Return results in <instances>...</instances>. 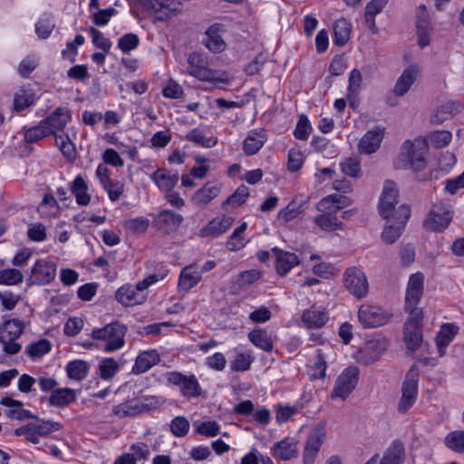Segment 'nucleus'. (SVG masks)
Returning <instances> with one entry per match:
<instances>
[{
    "label": "nucleus",
    "instance_id": "obj_8",
    "mask_svg": "<svg viewBox=\"0 0 464 464\" xmlns=\"http://www.w3.org/2000/svg\"><path fill=\"white\" fill-rule=\"evenodd\" d=\"M360 371L357 366L350 365L338 376L332 397L341 398L344 401L355 389L359 380Z\"/></svg>",
    "mask_w": 464,
    "mask_h": 464
},
{
    "label": "nucleus",
    "instance_id": "obj_40",
    "mask_svg": "<svg viewBox=\"0 0 464 464\" xmlns=\"http://www.w3.org/2000/svg\"><path fill=\"white\" fill-rule=\"evenodd\" d=\"M358 318L364 328H375L377 326V307L362 304L358 312Z\"/></svg>",
    "mask_w": 464,
    "mask_h": 464
},
{
    "label": "nucleus",
    "instance_id": "obj_28",
    "mask_svg": "<svg viewBox=\"0 0 464 464\" xmlns=\"http://www.w3.org/2000/svg\"><path fill=\"white\" fill-rule=\"evenodd\" d=\"M296 441L293 438H285L274 446V454L282 460H289L297 456Z\"/></svg>",
    "mask_w": 464,
    "mask_h": 464
},
{
    "label": "nucleus",
    "instance_id": "obj_19",
    "mask_svg": "<svg viewBox=\"0 0 464 464\" xmlns=\"http://www.w3.org/2000/svg\"><path fill=\"white\" fill-rule=\"evenodd\" d=\"M234 219L228 217L214 218L199 230L201 237H217L225 233L233 224Z\"/></svg>",
    "mask_w": 464,
    "mask_h": 464
},
{
    "label": "nucleus",
    "instance_id": "obj_2",
    "mask_svg": "<svg viewBox=\"0 0 464 464\" xmlns=\"http://www.w3.org/2000/svg\"><path fill=\"white\" fill-rule=\"evenodd\" d=\"M411 208L401 204L390 217H382L385 219L382 232V240L384 243L392 244L401 237L411 218Z\"/></svg>",
    "mask_w": 464,
    "mask_h": 464
},
{
    "label": "nucleus",
    "instance_id": "obj_16",
    "mask_svg": "<svg viewBox=\"0 0 464 464\" xmlns=\"http://www.w3.org/2000/svg\"><path fill=\"white\" fill-rule=\"evenodd\" d=\"M188 72L200 81H216L215 72L207 68V63L199 53H191L188 57Z\"/></svg>",
    "mask_w": 464,
    "mask_h": 464
},
{
    "label": "nucleus",
    "instance_id": "obj_6",
    "mask_svg": "<svg viewBox=\"0 0 464 464\" xmlns=\"http://www.w3.org/2000/svg\"><path fill=\"white\" fill-rule=\"evenodd\" d=\"M139 5L158 21H167L181 10V4L172 0H139Z\"/></svg>",
    "mask_w": 464,
    "mask_h": 464
},
{
    "label": "nucleus",
    "instance_id": "obj_22",
    "mask_svg": "<svg viewBox=\"0 0 464 464\" xmlns=\"http://www.w3.org/2000/svg\"><path fill=\"white\" fill-rule=\"evenodd\" d=\"M116 299L125 306H133L145 302L146 295L136 291L133 286H121L116 292Z\"/></svg>",
    "mask_w": 464,
    "mask_h": 464
},
{
    "label": "nucleus",
    "instance_id": "obj_45",
    "mask_svg": "<svg viewBox=\"0 0 464 464\" xmlns=\"http://www.w3.org/2000/svg\"><path fill=\"white\" fill-rule=\"evenodd\" d=\"M340 168L343 174L357 179L361 176V162L358 158L348 157L340 162Z\"/></svg>",
    "mask_w": 464,
    "mask_h": 464
},
{
    "label": "nucleus",
    "instance_id": "obj_54",
    "mask_svg": "<svg viewBox=\"0 0 464 464\" xmlns=\"http://www.w3.org/2000/svg\"><path fill=\"white\" fill-rule=\"evenodd\" d=\"M140 39L137 34L129 33L118 41V47L122 53H129L138 47Z\"/></svg>",
    "mask_w": 464,
    "mask_h": 464
},
{
    "label": "nucleus",
    "instance_id": "obj_20",
    "mask_svg": "<svg viewBox=\"0 0 464 464\" xmlns=\"http://www.w3.org/2000/svg\"><path fill=\"white\" fill-rule=\"evenodd\" d=\"M353 200L343 195L333 194L322 198L318 203V209L324 212L337 213L342 208L352 205Z\"/></svg>",
    "mask_w": 464,
    "mask_h": 464
},
{
    "label": "nucleus",
    "instance_id": "obj_53",
    "mask_svg": "<svg viewBox=\"0 0 464 464\" xmlns=\"http://www.w3.org/2000/svg\"><path fill=\"white\" fill-rule=\"evenodd\" d=\"M89 33L92 36V44L104 53H109L111 47V42L94 27H90Z\"/></svg>",
    "mask_w": 464,
    "mask_h": 464
},
{
    "label": "nucleus",
    "instance_id": "obj_11",
    "mask_svg": "<svg viewBox=\"0 0 464 464\" xmlns=\"http://www.w3.org/2000/svg\"><path fill=\"white\" fill-rule=\"evenodd\" d=\"M399 199V188L397 184L392 180H386L383 183L381 197L379 198V215L382 217H390L393 211L397 210L395 206Z\"/></svg>",
    "mask_w": 464,
    "mask_h": 464
},
{
    "label": "nucleus",
    "instance_id": "obj_3",
    "mask_svg": "<svg viewBox=\"0 0 464 464\" xmlns=\"http://www.w3.org/2000/svg\"><path fill=\"white\" fill-rule=\"evenodd\" d=\"M126 332L127 327L116 321L106 324L102 328L92 330V337L95 340L106 341L103 350L111 353L121 349L124 345Z\"/></svg>",
    "mask_w": 464,
    "mask_h": 464
},
{
    "label": "nucleus",
    "instance_id": "obj_17",
    "mask_svg": "<svg viewBox=\"0 0 464 464\" xmlns=\"http://www.w3.org/2000/svg\"><path fill=\"white\" fill-rule=\"evenodd\" d=\"M182 222L183 217L181 215L167 209L160 211L153 220L155 227L165 234L177 231Z\"/></svg>",
    "mask_w": 464,
    "mask_h": 464
},
{
    "label": "nucleus",
    "instance_id": "obj_35",
    "mask_svg": "<svg viewBox=\"0 0 464 464\" xmlns=\"http://www.w3.org/2000/svg\"><path fill=\"white\" fill-rule=\"evenodd\" d=\"M458 332V327L451 324H443L436 337V344L439 349L440 356L444 354V351L449 343L453 340Z\"/></svg>",
    "mask_w": 464,
    "mask_h": 464
},
{
    "label": "nucleus",
    "instance_id": "obj_29",
    "mask_svg": "<svg viewBox=\"0 0 464 464\" xmlns=\"http://www.w3.org/2000/svg\"><path fill=\"white\" fill-rule=\"evenodd\" d=\"M220 192V188L210 182H207L203 188L197 190L191 198L196 206H203L209 203L217 198Z\"/></svg>",
    "mask_w": 464,
    "mask_h": 464
},
{
    "label": "nucleus",
    "instance_id": "obj_26",
    "mask_svg": "<svg viewBox=\"0 0 464 464\" xmlns=\"http://www.w3.org/2000/svg\"><path fill=\"white\" fill-rule=\"evenodd\" d=\"M201 280V271L194 265L185 266L179 275V288L181 291L188 292Z\"/></svg>",
    "mask_w": 464,
    "mask_h": 464
},
{
    "label": "nucleus",
    "instance_id": "obj_33",
    "mask_svg": "<svg viewBox=\"0 0 464 464\" xmlns=\"http://www.w3.org/2000/svg\"><path fill=\"white\" fill-rule=\"evenodd\" d=\"M404 461V447L400 441H393L385 450L379 464H402Z\"/></svg>",
    "mask_w": 464,
    "mask_h": 464
},
{
    "label": "nucleus",
    "instance_id": "obj_44",
    "mask_svg": "<svg viewBox=\"0 0 464 464\" xmlns=\"http://www.w3.org/2000/svg\"><path fill=\"white\" fill-rule=\"evenodd\" d=\"M444 443L448 449L458 453H464V430H453L447 434Z\"/></svg>",
    "mask_w": 464,
    "mask_h": 464
},
{
    "label": "nucleus",
    "instance_id": "obj_14",
    "mask_svg": "<svg viewBox=\"0 0 464 464\" xmlns=\"http://www.w3.org/2000/svg\"><path fill=\"white\" fill-rule=\"evenodd\" d=\"M451 218L452 213L449 206L436 205L430 211L424 221V226L432 231H442L448 227Z\"/></svg>",
    "mask_w": 464,
    "mask_h": 464
},
{
    "label": "nucleus",
    "instance_id": "obj_21",
    "mask_svg": "<svg viewBox=\"0 0 464 464\" xmlns=\"http://www.w3.org/2000/svg\"><path fill=\"white\" fill-rule=\"evenodd\" d=\"M222 25L214 24L206 32L204 45L212 53H221L226 49V43L220 35Z\"/></svg>",
    "mask_w": 464,
    "mask_h": 464
},
{
    "label": "nucleus",
    "instance_id": "obj_41",
    "mask_svg": "<svg viewBox=\"0 0 464 464\" xmlns=\"http://www.w3.org/2000/svg\"><path fill=\"white\" fill-rule=\"evenodd\" d=\"M377 150V130H368L359 140L358 151L360 154H372Z\"/></svg>",
    "mask_w": 464,
    "mask_h": 464
},
{
    "label": "nucleus",
    "instance_id": "obj_39",
    "mask_svg": "<svg viewBox=\"0 0 464 464\" xmlns=\"http://www.w3.org/2000/svg\"><path fill=\"white\" fill-rule=\"evenodd\" d=\"M71 190L79 205L87 206L89 204L91 197L87 193L88 186L81 176L75 178L72 183Z\"/></svg>",
    "mask_w": 464,
    "mask_h": 464
},
{
    "label": "nucleus",
    "instance_id": "obj_57",
    "mask_svg": "<svg viewBox=\"0 0 464 464\" xmlns=\"http://www.w3.org/2000/svg\"><path fill=\"white\" fill-rule=\"evenodd\" d=\"M123 226L134 233H144L150 226V220L144 217H138L124 221Z\"/></svg>",
    "mask_w": 464,
    "mask_h": 464
},
{
    "label": "nucleus",
    "instance_id": "obj_60",
    "mask_svg": "<svg viewBox=\"0 0 464 464\" xmlns=\"http://www.w3.org/2000/svg\"><path fill=\"white\" fill-rule=\"evenodd\" d=\"M119 364L112 358H106L102 361L99 369L102 378L110 379L118 371Z\"/></svg>",
    "mask_w": 464,
    "mask_h": 464
},
{
    "label": "nucleus",
    "instance_id": "obj_25",
    "mask_svg": "<svg viewBox=\"0 0 464 464\" xmlns=\"http://www.w3.org/2000/svg\"><path fill=\"white\" fill-rule=\"evenodd\" d=\"M267 137L264 130H254L248 132L243 141V150L245 154L251 156L256 154L264 146Z\"/></svg>",
    "mask_w": 464,
    "mask_h": 464
},
{
    "label": "nucleus",
    "instance_id": "obj_15",
    "mask_svg": "<svg viewBox=\"0 0 464 464\" xmlns=\"http://www.w3.org/2000/svg\"><path fill=\"white\" fill-rule=\"evenodd\" d=\"M325 430L324 428L313 429L306 440L303 454L304 464H314L315 458L324 443Z\"/></svg>",
    "mask_w": 464,
    "mask_h": 464
},
{
    "label": "nucleus",
    "instance_id": "obj_27",
    "mask_svg": "<svg viewBox=\"0 0 464 464\" xmlns=\"http://www.w3.org/2000/svg\"><path fill=\"white\" fill-rule=\"evenodd\" d=\"M276 256V270L281 276H285L294 266L299 264L297 256L276 247L272 249Z\"/></svg>",
    "mask_w": 464,
    "mask_h": 464
},
{
    "label": "nucleus",
    "instance_id": "obj_31",
    "mask_svg": "<svg viewBox=\"0 0 464 464\" xmlns=\"http://www.w3.org/2000/svg\"><path fill=\"white\" fill-rule=\"evenodd\" d=\"M249 341L257 348L265 351L271 352L274 348V343L271 335L264 329L256 328L248 334Z\"/></svg>",
    "mask_w": 464,
    "mask_h": 464
},
{
    "label": "nucleus",
    "instance_id": "obj_7",
    "mask_svg": "<svg viewBox=\"0 0 464 464\" xmlns=\"http://www.w3.org/2000/svg\"><path fill=\"white\" fill-rule=\"evenodd\" d=\"M424 276L417 272L410 276L405 294V312H423L418 306L423 295Z\"/></svg>",
    "mask_w": 464,
    "mask_h": 464
},
{
    "label": "nucleus",
    "instance_id": "obj_64",
    "mask_svg": "<svg viewBox=\"0 0 464 464\" xmlns=\"http://www.w3.org/2000/svg\"><path fill=\"white\" fill-rule=\"evenodd\" d=\"M362 82V73L359 70L353 69L349 75L348 98L355 96Z\"/></svg>",
    "mask_w": 464,
    "mask_h": 464
},
{
    "label": "nucleus",
    "instance_id": "obj_30",
    "mask_svg": "<svg viewBox=\"0 0 464 464\" xmlns=\"http://www.w3.org/2000/svg\"><path fill=\"white\" fill-rule=\"evenodd\" d=\"M302 320L308 328H321L328 321V315L324 310L312 307L304 311Z\"/></svg>",
    "mask_w": 464,
    "mask_h": 464
},
{
    "label": "nucleus",
    "instance_id": "obj_5",
    "mask_svg": "<svg viewBox=\"0 0 464 464\" xmlns=\"http://www.w3.org/2000/svg\"><path fill=\"white\" fill-rule=\"evenodd\" d=\"M419 369L412 365L408 371L402 383V395L398 403V411L401 413L408 411L415 403L418 394Z\"/></svg>",
    "mask_w": 464,
    "mask_h": 464
},
{
    "label": "nucleus",
    "instance_id": "obj_43",
    "mask_svg": "<svg viewBox=\"0 0 464 464\" xmlns=\"http://www.w3.org/2000/svg\"><path fill=\"white\" fill-rule=\"evenodd\" d=\"M334 213L325 212L314 218V223L324 231H334L343 227V222L333 216Z\"/></svg>",
    "mask_w": 464,
    "mask_h": 464
},
{
    "label": "nucleus",
    "instance_id": "obj_56",
    "mask_svg": "<svg viewBox=\"0 0 464 464\" xmlns=\"http://www.w3.org/2000/svg\"><path fill=\"white\" fill-rule=\"evenodd\" d=\"M430 141L436 148H444L448 146L451 140L452 134L448 130H437L433 131L429 135Z\"/></svg>",
    "mask_w": 464,
    "mask_h": 464
},
{
    "label": "nucleus",
    "instance_id": "obj_52",
    "mask_svg": "<svg viewBox=\"0 0 464 464\" xmlns=\"http://www.w3.org/2000/svg\"><path fill=\"white\" fill-rule=\"evenodd\" d=\"M253 361L254 357L249 353H239L235 356L230 367L234 372H245L250 368Z\"/></svg>",
    "mask_w": 464,
    "mask_h": 464
},
{
    "label": "nucleus",
    "instance_id": "obj_23",
    "mask_svg": "<svg viewBox=\"0 0 464 464\" xmlns=\"http://www.w3.org/2000/svg\"><path fill=\"white\" fill-rule=\"evenodd\" d=\"M150 403L140 401H131L127 403H121L113 407L112 411L119 417L134 416L138 413L147 411L152 407V401Z\"/></svg>",
    "mask_w": 464,
    "mask_h": 464
},
{
    "label": "nucleus",
    "instance_id": "obj_36",
    "mask_svg": "<svg viewBox=\"0 0 464 464\" xmlns=\"http://www.w3.org/2000/svg\"><path fill=\"white\" fill-rule=\"evenodd\" d=\"M351 24L344 18H340L334 24V43L338 46H343L349 40Z\"/></svg>",
    "mask_w": 464,
    "mask_h": 464
},
{
    "label": "nucleus",
    "instance_id": "obj_49",
    "mask_svg": "<svg viewBox=\"0 0 464 464\" xmlns=\"http://www.w3.org/2000/svg\"><path fill=\"white\" fill-rule=\"evenodd\" d=\"M55 142L61 152L67 160H73L75 159L76 150L74 144L71 141L67 135L56 136Z\"/></svg>",
    "mask_w": 464,
    "mask_h": 464
},
{
    "label": "nucleus",
    "instance_id": "obj_13",
    "mask_svg": "<svg viewBox=\"0 0 464 464\" xmlns=\"http://www.w3.org/2000/svg\"><path fill=\"white\" fill-rule=\"evenodd\" d=\"M56 276V266L53 262L41 259L31 269V276L27 279L29 286L33 285H47Z\"/></svg>",
    "mask_w": 464,
    "mask_h": 464
},
{
    "label": "nucleus",
    "instance_id": "obj_12",
    "mask_svg": "<svg viewBox=\"0 0 464 464\" xmlns=\"http://www.w3.org/2000/svg\"><path fill=\"white\" fill-rule=\"evenodd\" d=\"M343 283L345 288L357 298H362L368 292V281L364 273L355 267L345 271Z\"/></svg>",
    "mask_w": 464,
    "mask_h": 464
},
{
    "label": "nucleus",
    "instance_id": "obj_24",
    "mask_svg": "<svg viewBox=\"0 0 464 464\" xmlns=\"http://www.w3.org/2000/svg\"><path fill=\"white\" fill-rule=\"evenodd\" d=\"M150 179L156 183L159 188L164 192H169L179 181V174H171L166 169H158L150 175Z\"/></svg>",
    "mask_w": 464,
    "mask_h": 464
},
{
    "label": "nucleus",
    "instance_id": "obj_62",
    "mask_svg": "<svg viewBox=\"0 0 464 464\" xmlns=\"http://www.w3.org/2000/svg\"><path fill=\"white\" fill-rule=\"evenodd\" d=\"M444 184L445 191L455 195L459 189L464 188V171L457 177L446 179Z\"/></svg>",
    "mask_w": 464,
    "mask_h": 464
},
{
    "label": "nucleus",
    "instance_id": "obj_10",
    "mask_svg": "<svg viewBox=\"0 0 464 464\" xmlns=\"http://www.w3.org/2000/svg\"><path fill=\"white\" fill-rule=\"evenodd\" d=\"M167 381L172 385L179 386L181 394L188 399L201 395V387L193 374L185 375L179 372H171L167 373Z\"/></svg>",
    "mask_w": 464,
    "mask_h": 464
},
{
    "label": "nucleus",
    "instance_id": "obj_50",
    "mask_svg": "<svg viewBox=\"0 0 464 464\" xmlns=\"http://www.w3.org/2000/svg\"><path fill=\"white\" fill-rule=\"evenodd\" d=\"M23 280L24 275L18 269L9 268L0 271V285H16L22 283Z\"/></svg>",
    "mask_w": 464,
    "mask_h": 464
},
{
    "label": "nucleus",
    "instance_id": "obj_9",
    "mask_svg": "<svg viewBox=\"0 0 464 464\" xmlns=\"http://www.w3.org/2000/svg\"><path fill=\"white\" fill-rule=\"evenodd\" d=\"M419 73L420 67L417 64H411L402 71L395 83L393 94L387 99V102L391 106L397 105V98L404 96L410 91Z\"/></svg>",
    "mask_w": 464,
    "mask_h": 464
},
{
    "label": "nucleus",
    "instance_id": "obj_61",
    "mask_svg": "<svg viewBox=\"0 0 464 464\" xmlns=\"http://www.w3.org/2000/svg\"><path fill=\"white\" fill-rule=\"evenodd\" d=\"M196 432L206 437H214L219 433V425L214 420L204 421L197 426Z\"/></svg>",
    "mask_w": 464,
    "mask_h": 464
},
{
    "label": "nucleus",
    "instance_id": "obj_38",
    "mask_svg": "<svg viewBox=\"0 0 464 464\" xmlns=\"http://www.w3.org/2000/svg\"><path fill=\"white\" fill-rule=\"evenodd\" d=\"M185 139L190 142H193L197 146L203 148H212L218 143L217 137H206L204 132L197 128L189 130L186 134Z\"/></svg>",
    "mask_w": 464,
    "mask_h": 464
},
{
    "label": "nucleus",
    "instance_id": "obj_37",
    "mask_svg": "<svg viewBox=\"0 0 464 464\" xmlns=\"http://www.w3.org/2000/svg\"><path fill=\"white\" fill-rule=\"evenodd\" d=\"M24 324L18 319H9L0 324V335L5 338L18 339L23 334Z\"/></svg>",
    "mask_w": 464,
    "mask_h": 464
},
{
    "label": "nucleus",
    "instance_id": "obj_58",
    "mask_svg": "<svg viewBox=\"0 0 464 464\" xmlns=\"http://www.w3.org/2000/svg\"><path fill=\"white\" fill-rule=\"evenodd\" d=\"M304 202L297 204L295 201H292L286 206L285 209L280 211L279 216L282 217L285 221H290L304 212Z\"/></svg>",
    "mask_w": 464,
    "mask_h": 464
},
{
    "label": "nucleus",
    "instance_id": "obj_55",
    "mask_svg": "<svg viewBox=\"0 0 464 464\" xmlns=\"http://www.w3.org/2000/svg\"><path fill=\"white\" fill-rule=\"evenodd\" d=\"M189 430V422L183 416L175 417L170 423V431L176 437H184Z\"/></svg>",
    "mask_w": 464,
    "mask_h": 464
},
{
    "label": "nucleus",
    "instance_id": "obj_59",
    "mask_svg": "<svg viewBox=\"0 0 464 464\" xmlns=\"http://www.w3.org/2000/svg\"><path fill=\"white\" fill-rule=\"evenodd\" d=\"M54 28L52 19L44 15L35 24V32L40 38H47Z\"/></svg>",
    "mask_w": 464,
    "mask_h": 464
},
{
    "label": "nucleus",
    "instance_id": "obj_63",
    "mask_svg": "<svg viewBox=\"0 0 464 464\" xmlns=\"http://www.w3.org/2000/svg\"><path fill=\"white\" fill-rule=\"evenodd\" d=\"M117 14L116 9L110 7L106 9L99 10L92 15L93 23L98 26L106 25L111 17Z\"/></svg>",
    "mask_w": 464,
    "mask_h": 464
},
{
    "label": "nucleus",
    "instance_id": "obj_47",
    "mask_svg": "<svg viewBox=\"0 0 464 464\" xmlns=\"http://www.w3.org/2000/svg\"><path fill=\"white\" fill-rule=\"evenodd\" d=\"M248 195L249 193L247 187L241 185L222 203V208H226L227 206L237 208L246 201V199L248 198Z\"/></svg>",
    "mask_w": 464,
    "mask_h": 464
},
{
    "label": "nucleus",
    "instance_id": "obj_51",
    "mask_svg": "<svg viewBox=\"0 0 464 464\" xmlns=\"http://www.w3.org/2000/svg\"><path fill=\"white\" fill-rule=\"evenodd\" d=\"M312 131V126L306 115L302 114L299 117L294 135L297 140H306Z\"/></svg>",
    "mask_w": 464,
    "mask_h": 464
},
{
    "label": "nucleus",
    "instance_id": "obj_46",
    "mask_svg": "<svg viewBox=\"0 0 464 464\" xmlns=\"http://www.w3.org/2000/svg\"><path fill=\"white\" fill-rule=\"evenodd\" d=\"M49 135H52V130H47L44 122L41 121L37 126L31 127L24 131V140L27 143H34Z\"/></svg>",
    "mask_w": 464,
    "mask_h": 464
},
{
    "label": "nucleus",
    "instance_id": "obj_48",
    "mask_svg": "<svg viewBox=\"0 0 464 464\" xmlns=\"http://www.w3.org/2000/svg\"><path fill=\"white\" fill-rule=\"evenodd\" d=\"M51 347V343L48 340L41 339L36 343L29 344L25 353L31 358H40L49 353Z\"/></svg>",
    "mask_w": 464,
    "mask_h": 464
},
{
    "label": "nucleus",
    "instance_id": "obj_42",
    "mask_svg": "<svg viewBox=\"0 0 464 464\" xmlns=\"http://www.w3.org/2000/svg\"><path fill=\"white\" fill-rule=\"evenodd\" d=\"M89 371V364L82 360H74L68 362L66 366V372L70 379L82 381L83 380Z\"/></svg>",
    "mask_w": 464,
    "mask_h": 464
},
{
    "label": "nucleus",
    "instance_id": "obj_32",
    "mask_svg": "<svg viewBox=\"0 0 464 464\" xmlns=\"http://www.w3.org/2000/svg\"><path fill=\"white\" fill-rule=\"evenodd\" d=\"M159 362L160 357L156 351L143 352L137 357L132 372L136 374L145 372Z\"/></svg>",
    "mask_w": 464,
    "mask_h": 464
},
{
    "label": "nucleus",
    "instance_id": "obj_4",
    "mask_svg": "<svg viewBox=\"0 0 464 464\" xmlns=\"http://www.w3.org/2000/svg\"><path fill=\"white\" fill-rule=\"evenodd\" d=\"M403 324V341L409 351H417L423 341L422 322L423 312L407 313Z\"/></svg>",
    "mask_w": 464,
    "mask_h": 464
},
{
    "label": "nucleus",
    "instance_id": "obj_18",
    "mask_svg": "<svg viewBox=\"0 0 464 464\" xmlns=\"http://www.w3.org/2000/svg\"><path fill=\"white\" fill-rule=\"evenodd\" d=\"M71 120V114L68 109L57 108L46 119L42 121L47 130H52V135L55 137L57 130H63L67 122Z\"/></svg>",
    "mask_w": 464,
    "mask_h": 464
},
{
    "label": "nucleus",
    "instance_id": "obj_1",
    "mask_svg": "<svg viewBox=\"0 0 464 464\" xmlns=\"http://www.w3.org/2000/svg\"><path fill=\"white\" fill-rule=\"evenodd\" d=\"M427 152L428 143L424 138L418 137L413 140H407L401 146L396 167L420 171L426 167Z\"/></svg>",
    "mask_w": 464,
    "mask_h": 464
},
{
    "label": "nucleus",
    "instance_id": "obj_34",
    "mask_svg": "<svg viewBox=\"0 0 464 464\" xmlns=\"http://www.w3.org/2000/svg\"><path fill=\"white\" fill-rule=\"evenodd\" d=\"M75 392L70 388H60L53 391L49 397V403L52 406L64 407L75 401Z\"/></svg>",
    "mask_w": 464,
    "mask_h": 464
}]
</instances>
